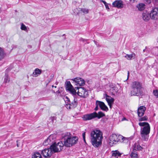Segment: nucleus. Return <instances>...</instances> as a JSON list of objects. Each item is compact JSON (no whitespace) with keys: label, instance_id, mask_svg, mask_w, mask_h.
<instances>
[{"label":"nucleus","instance_id":"ea45409f","mask_svg":"<svg viewBox=\"0 0 158 158\" xmlns=\"http://www.w3.org/2000/svg\"><path fill=\"white\" fill-rule=\"evenodd\" d=\"M105 6L106 8V9H107L108 10H109V7L108 3H107V4H106V5H105Z\"/></svg>","mask_w":158,"mask_h":158},{"label":"nucleus","instance_id":"de8ad7c7","mask_svg":"<svg viewBox=\"0 0 158 158\" xmlns=\"http://www.w3.org/2000/svg\"><path fill=\"white\" fill-rule=\"evenodd\" d=\"M146 48H147V47H146V48H145V49H144V50H143V52H144L145 51V49Z\"/></svg>","mask_w":158,"mask_h":158},{"label":"nucleus","instance_id":"49530a36","mask_svg":"<svg viewBox=\"0 0 158 158\" xmlns=\"http://www.w3.org/2000/svg\"><path fill=\"white\" fill-rule=\"evenodd\" d=\"M37 158H42V156H41L38 157H37Z\"/></svg>","mask_w":158,"mask_h":158},{"label":"nucleus","instance_id":"6ab92c4d","mask_svg":"<svg viewBox=\"0 0 158 158\" xmlns=\"http://www.w3.org/2000/svg\"><path fill=\"white\" fill-rule=\"evenodd\" d=\"M56 137V135H51L48 138L47 141H48L50 144H52L54 143H56L55 141Z\"/></svg>","mask_w":158,"mask_h":158},{"label":"nucleus","instance_id":"a211bd4d","mask_svg":"<svg viewBox=\"0 0 158 158\" xmlns=\"http://www.w3.org/2000/svg\"><path fill=\"white\" fill-rule=\"evenodd\" d=\"M146 108L143 106H140L138 110V114L139 117H142L146 110Z\"/></svg>","mask_w":158,"mask_h":158},{"label":"nucleus","instance_id":"37998d69","mask_svg":"<svg viewBox=\"0 0 158 158\" xmlns=\"http://www.w3.org/2000/svg\"><path fill=\"white\" fill-rule=\"evenodd\" d=\"M131 2H136L137 0H129Z\"/></svg>","mask_w":158,"mask_h":158},{"label":"nucleus","instance_id":"dca6fc26","mask_svg":"<svg viewBox=\"0 0 158 158\" xmlns=\"http://www.w3.org/2000/svg\"><path fill=\"white\" fill-rule=\"evenodd\" d=\"M96 104L98 105V106L100 107L101 109L103 110L107 111L108 110L107 106L105 105L104 103L102 102L96 101Z\"/></svg>","mask_w":158,"mask_h":158},{"label":"nucleus","instance_id":"393cba45","mask_svg":"<svg viewBox=\"0 0 158 158\" xmlns=\"http://www.w3.org/2000/svg\"><path fill=\"white\" fill-rule=\"evenodd\" d=\"M135 53H133L131 54H126L125 57L128 60H131L135 58Z\"/></svg>","mask_w":158,"mask_h":158},{"label":"nucleus","instance_id":"f3484780","mask_svg":"<svg viewBox=\"0 0 158 158\" xmlns=\"http://www.w3.org/2000/svg\"><path fill=\"white\" fill-rule=\"evenodd\" d=\"M112 5L114 7L119 8H122L123 6V2L121 0H117L114 2L112 3Z\"/></svg>","mask_w":158,"mask_h":158},{"label":"nucleus","instance_id":"58836bf2","mask_svg":"<svg viewBox=\"0 0 158 158\" xmlns=\"http://www.w3.org/2000/svg\"><path fill=\"white\" fill-rule=\"evenodd\" d=\"M85 132H84L82 133V136L83 138V139L85 143H86L85 140Z\"/></svg>","mask_w":158,"mask_h":158},{"label":"nucleus","instance_id":"72a5a7b5","mask_svg":"<svg viewBox=\"0 0 158 158\" xmlns=\"http://www.w3.org/2000/svg\"><path fill=\"white\" fill-rule=\"evenodd\" d=\"M67 104H66V107L68 109H71V108H73L72 107V106L68 102H67Z\"/></svg>","mask_w":158,"mask_h":158},{"label":"nucleus","instance_id":"aec40b11","mask_svg":"<svg viewBox=\"0 0 158 158\" xmlns=\"http://www.w3.org/2000/svg\"><path fill=\"white\" fill-rule=\"evenodd\" d=\"M66 98L67 99L66 101H67L71 105L72 107L73 108H74L77 106V98H74L73 101L72 102H71L69 99L67 97H66Z\"/></svg>","mask_w":158,"mask_h":158},{"label":"nucleus","instance_id":"8fccbe9b","mask_svg":"<svg viewBox=\"0 0 158 158\" xmlns=\"http://www.w3.org/2000/svg\"><path fill=\"white\" fill-rule=\"evenodd\" d=\"M94 42L96 44V43H97L96 42V41H94Z\"/></svg>","mask_w":158,"mask_h":158},{"label":"nucleus","instance_id":"7ed1b4c3","mask_svg":"<svg viewBox=\"0 0 158 158\" xmlns=\"http://www.w3.org/2000/svg\"><path fill=\"white\" fill-rule=\"evenodd\" d=\"M126 143L128 142L127 139L121 135H118L115 134H113L109 137V144L112 146L118 142Z\"/></svg>","mask_w":158,"mask_h":158},{"label":"nucleus","instance_id":"603ef678","mask_svg":"<svg viewBox=\"0 0 158 158\" xmlns=\"http://www.w3.org/2000/svg\"><path fill=\"white\" fill-rule=\"evenodd\" d=\"M54 87V85H52V87Z\"/></svg>","mask_w":158,"mask_h":158},{"label":"nucleus","instance_id":"2eb2a0df","mask_svg":"<svg viewBox=\"0 0 158 158\" xmlns=\"http://www.w3.org/2000/svg\"><path fill=\"white\" fill-rule=\"evenodd\" d=\"M109 86L110 87L109 90L110 94V95L114 96L115 94L118 91L117 88L113 85H110Z\"/></svg>","mask_w":158,"mask_h":158},{"label":"nucleus","instance_id":"c85d7f7f","mask_svg":"<svg viewBox=\"0 0 158 158\" xmlns=\"http://www.w3.org/2000/svg\"><path fill=\"white\" fill-rule=\"evenodd\" d=\"M10 81V78L8 75L6 74L4 77V82L5 84L8 83Z\"/></svg>","mask_w":158,"mask_h":158},{"label":"nucleus","instance_id":"20e7f679","mask_svg":"<svg viewBox=\"0 0 158 158\" xmlns=\"http://www.w3.org/2000/svg\"><path fill=\"white\" fill-rule=\"evenodd\" d=\"M78 138L76 136H68L64 141V145L66 147H70L77 143Z\"/></svg>","mask_w":158,"mask_h":158},{"label":"nucleus","instance_id":"cd10ccee","mask_svg":"<svg viewBox=\"0 0 158 158\" xmlns=\"http://www.w3.org/2000/svg\"><path fill=\"white\" fill-rule=\"evenodd\" d=\"M5 56V53L3 49L0 47V60L3 59Z\"/></svg>","mask_w":158,"mask_h":158},{"label":"nucleus","instance_id":"5fc2aeb1","mask_svg":"<svg viewBox=\"0 0 158 158\" xmlns=\"http://www.w3.org/2000/svg\"><path fill=\"white\" fill-rule=\"evenodd\" d=\"M55 88H56V86H54Z\"/></svg>","mask_w":158,"mask_h":158},{"label":"nucleus","instance_id":"9d476101","mask_svg":"<svg viewBox=\"0 0 158 158\" xmlns=\"http://www.w3.org/2000/svg\"><path fill=\"white\" fill-rule=\"evenodd\" d=\"M41 153L45 158H50L53 154L50 148H45L41 151Z\"/></svg>","mask_w":158,"mask_h":158},{"label":"nucleus","instance_id":"4468645a","mask_svg":"<svg viewBox=\"0 0 158 158\" xmlns=\"http://www.w3.org/2000/svg\"><path fill=\"white\" fill-rule=\"evenodd\" d=\"M131 89H142L143 86L142 83L139 81H134L131 84Z\"/></svg>","mask_w":158,"mask_h":158},{"label":"nucleus","instance_id":"0eeeda50","mask_svg":"<svg viewBox=\"0 0 158 158\" xmlns=\"http://www.w3.org/2000/svg\"><path fill=\"white\" fill-rule=\"evenodd\" d=\"M75 89H78L77 94L81 97L85 98L88 96V90L84 87H75Z\"/></svg>","mask_w":158,"mask_h":158},{"label":"nucleus","instance_id":"a878e982","mask_svg":"<svg viewBox=\"0 0 158 158\" xmlns=\"http://www.w3.org/2000/svg\"><path fill=\"white\" fill-rule=\"evenodd\" d=\"M121 153H120L119 152L118 150H115L112 152V156L113 157H120Z\"/></svg>","mask_w":158,"mask_h":158},{"label":"nucleus","instance_id":"b1692460","mask_svg":"<svg viewBox=\"0 0 158 158\" xmlns=\"http://www.w3.org/2000/svg\"><path fill=\"white\" fill-rule=\"evenodd\" d=\"M41 73V70L38 68L36 69L35 70V72L33 73V76L34 77H37Z\"/></svg>","mask_w":158,"mask_h":158},{"label":"nucleus","instance_id":"7c9ffc66","mask_svg":"<svg viewBox=\"0 0 158 158\" xmlns=\"http://www.w3.org/2000/svg\"><path fill=\"white\" fill-rule=\"evenodd\" d=\"M41 156V155L40 153L38 152H36L32 155V158H37Z\"/></svg>","mask_w":158,"mask_h":158},{"label":"nucleus","instance_id":"79ce46f5","mask_svg":"<svg viewBox=\"0 0 158 158\" xmlns=\"http://www.w3.org/2000/svg\"><path fill=\"white\" fill-rule=\"evenodd\" d=\"M101 2H102L105 5H106V4H107V3L106 2H105V1H103V0H102L101 1Z\"/></svg>","mask_w":158,"mask_h":158},{"label":"nucleus","instance_id":"bb28decb","mask_svg":"<svg viewBox=\"0 0 158 158\" xmlns=\"http://www.w3.org/2000/svg\"><path fill=\"white\" fill-rule=\"evenodd\" d=\"M136 7L139 10L141 11L145 9V5L143 3H140L136 6Z\"/></svg>","mask_w":158,"mask_h":158},{"label":"nucleus","instance_id":"f704fd0d","mask_svg":"<svg viewBox=\"0 0 158 158\" xmlns=\"http://www.w3.org/2000/svg\"><path fill=\"white\" fill-rule=\"evenodd\" d=\"M154 95L158 98V90H154L153 92Z\"/></svg>","mask_w":158,"mask_h":158},{"label":"nucleus","instance_id":"e433bc0d","mask_svg":"<svg viewBox=\"0 0 158 158\" xmlns=\"http://www.w3.org/2000/svg\"><path fill=\"white\" fill-rule=\"evenodd\" d=\"M47 139H46L44 141V142L43 143V144L44 146H47L48 144H50L49 143L48 141H47Z\"/></svg>","mask_w":158,"mask_h":158},{"label":"nucleus","instance_id":"f03ea898","mask_svg":"<svg viewBox=\"0 0 158 158\" xmlns=\"http://www.w3.org/2000/svg\"><path fill=\"white\" fill-rule=\"evenodd\" d=\"M139 125L141 127H144L141 129V136L144 141H147L148 139V134L150 131V127L148 123L146 122H140Z\"/></svg>","mask_w":158,"mask_h":158},{"label":"nucleus","instance_id":"4be33fe9","mask_svg":"<svg viewBox=\"0 0 158 158\" xmlns=\"http://www.w3.org/2000/svg\"><path fill=\"white\" fill-rule=\"evenodd\" d=\"M106 100L108 102L110 107L111 108L112 104L113 103L114 101V99L106 94Z\"/></svg>","mask_w":158,"mask_h":158},{"label":"nucleus","instance_id":"f8f14e48","mask_svg":"<svg viewBox=\"0 0 158 158\" xmlns=\"http://www.w3.org/2000/svg\"><path fill=\"white\" fill-rule=\"evenodd\" d=\"M96 112L89 114H85L84 115L83 119L85 121L90 120L96 118Z\"/></svg>","mask_w":158,"mask_h":158},{"label":"nucleus","instance_id":"412c9836","mask_svg":"<svg viewBox=\"0 0 158 158\" xmlns=\"http://www.w3.org/2000/svg\"><path fill=\"white\" fill-rule=\"evenodd\" d=\"M142 18L144 20L147 21L150 19V16L146 11H144L142 14Z\"/></svg>","mask_w":158,"mask_h":158},{"label":"nucleus","instance_id":"a19ab883","mask_svg":"<svg viewBox=\"0 0 158 158\" xmlns=\"http://www.w3.org/2000/svg\"><path fill=\"white\" fill-rule=\"evenodd\" d=\"M95 104L96 105V106L94 109V110H97L98 109V104Z\"/></svg>","mask_w":158,"mask_h":158},{"label":"nucleus","instance_id":"c756f323","mask_svg":"<svg viewBox=\"0 0 158 158\" xmlns=\"http://www.w3.org/2000/svg\"><path fill=\"white\" fill-rule=\"evenodd\" d=\"M96 117H97L99 119L105 115V114L101 111L99 112L98 114L96 113Z\"/></svg>","mask_w":158,"mask_h":158},{"label":"nucleus","instance_id":"6e6552de","mask_svg":"<svg viewBox=\"0 0 158 158\" xmlns=\"http://www.w3.org/2000/svg\"><path fill=\"white\" fill-rule=\"evenodd\" d=\"M150 15L152 19L156 20L158 19V7L152 9Z\"/></svg>","mask_w":158,"mask_h":158},{"label":"nucleus","instance_id":"3c124183","mask_svg":"<svg viewBox=\"0 0 158 158\" xmlns=\"http://www.w3.org/2000/svg\"><path fill=\"white\" fill-rule=\"evenodd\" d=\"M17 146L18 147H19V145H18V143L17 144Z\"/></svg>","mask_w":158,"mask_h":158},{"label":"nucleus","instance_id":"a18cd8bd","mask_svg":"<svg viewBox=\"0 0 158 158\" xmlns=\"http://www.w3.org/2000/svg\"><path fill=\"white\" fill-rule=\"evenodd\" d=\"M56 93H57L59 94V93H60V91H59V90H58L57 91H56Z\"/></svg>","mask_w":158,"mask_h":158},{"label":"nucleus","instance_id":"f257e3e1","mask_svg":"<svg viewBox=\"0 0 158 158\" xmlns=\"http://www.w3.org/2000/svg\"><path fill=\"white\" fill-rule=\"evenodd\" d=\"M103 134L99 130L95 129L90 133V139L92 145L96 148L101 145L103 139Z\"/></svg>","mask_w":158,"mask_h":158},{"label":"nucleus","instance_id":"864d4df0","mask_svg":"<svg viewBox=\"0 0 158 158\" xmlns=\"http://www.w3.org/2000/svg\"><path fill=\"white\" fill-rule=\"evenodd\" d=\"M19 140H17V142L18 143V141H19Z\"/></svg>","mask_w":158,"mask_h":158},{"label":"nucleus","instance_id":"c03bdc74","mask_svg":"<svg viewBox=\"0 0 158 158\" xmlns=\"http://www.w3.org/2000/svg\"><path fill=\"white\" fill-rule=\"evenodd\" d=\"M129 75V71H128V72H127V79H128Z\"/></svg>","mask_w":158,"mask_h":158},{"label":"nucleus","instance_id":"9b49d317","mask_svg":"<svg viewBox=\"0 0 158 158\" xmlns=\"http://www.w3.org/2000/svg\"><path fill=\"white\" fill-rule=\"evenodd\" d=\"M66 90L69 91L73 95L76 94L77 93L76 90L73 88L70 81H68L67 82L66 85Z\"/></svg>","mask_w":158,"mask_h":158},{"label":"nucleus","instance_id":"2f4dec72","mask_svg":"<svg viewBox=\"0 0 158 158\" xmlns=\"http://www.w3.org/2000/svg\"><path fill=\"white\" fill-rule=\"evenodd\" d=\"M148 119V117L147 116H144L143 117H139V118H138V120L139 121H146Z\"/></svg>","mask_w":158,"mask_h":158},{"label":"nucleus","instance_id":"39448f33","mask_svg":"<svg viewBox=\"0 0 158 158\" xmlns=\"http://www.w3.org/2000/svg\"><path fill=\"white\" fill-rule=\"evenodd\" d=\"M64 144L62 141H60L57 143H54L52 144L50 147L52 153L60 152L63 148Z\"/></svg>","mask_w":158,"mask_h":158},{"label":"nucleus","instance_id":"09e8293b","mask_svg":"<svg viewBox=\"0 0 158 158\" xmlns=\"http://www.w3.org/2000/svg\"><path fill=\"white\" fill-rule=\"evenodd\" d=\"M81 40H82V41H84V39H82V38H81Z\"/></svg>","mask_w":158,"mask_h":158},{"label":"nucleus","instance_id":"4c0bfd02","mask_svg":"<svg viewBox=\"0 0 158 158\" xmlns=\"http://www.w3.org/2000/svg\"><path fill=\"white\" fill-rule=\"evenodd\" d=\"M144 2L147 4H150L152 0H143Z\"/></svg>","mask_w":158,"mask_h":158},{"label":"nucleus","instance_id":"5701e85b","mask_svg":"<svg viewBox=\"0 0 158 158\" xmlns=\"http://www.w3.org/2000/svg\"><path fill=\"white\" fill-rule=\"evenodd\" d=\"M75 10V12L77 14H78L80 13V11H82L83 13L85 14H87L89 12L88 9L85 8H76Z\"/></svg>","mask_w":158,"mask_h":158},{"label":"nucleus","instance_id":"423d86ee","mask_svg":"<svg viewBox=\"0 0 158 158\" xmlns=\"http://www.w3.org/2000/svg\"><path fill=\"white\" fill-rule=\"evenodd\" d=\"M133 147V150L130 154L131 156V158H138L137 150H141L143 148L137 143H135Z\"/></svg>","mask_w":158,"mask_h":158},{"label":"nucleus","instance_id":"473e14b6","mask_svg":"<svg viewBox=\"0 0 158 158\" xmlns=\"http://www.w3.org/2000/svg\"><path fill=\"white\" fill-rule=\"evenodd\" d=\"M21 30L24 31H26L27 30L26 27L23 23L21 24Z\"/></svg>","mask_w":158,"mask_h":158},{"label":"nucleus","instance_id":"1a4fd4ad","mask_svg":"<svg viewBox=\"0 0 158 158\" xmlns=\"http://www.w3.org/2000/svg\"><path fill=\"white\" fill-rule=\"evenodd\" d=\"M143 93L142 89H131V96H139Z\"/></svg>","mask_w":158,"mask_h":158},{"label":"nucleus","instance_id":"ddd939ff","mask_svg":"<svg viewBox=\"0 0 158 158\" xmlns=\"http://www.w3.org/2000/svg\"><path fill=\"white\" fill-rule=\"evenodd\" d=\"M72 80L75 82V84L77 85L83 86L85 84L84 80L80 78L76 77L72 79Z\"/></svg>","mask_w":158,"mask_h":158},{"label":"nucleus","instance_id":"c9c22d12","mask_svg":"<svg viewBox=\"0 0 158 158\" xmlns=\"http://www.w3.org/2000/svg\"><path fill=\"white\" fill-rule=\"evenodd\" d=\"M56 120V118L55 117H51L49 118V120L50 122H51L52 123H53L54 122V120Z\"/></svg>","mask_w":158,"mask_h":158}]
</instances>
